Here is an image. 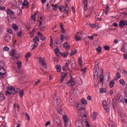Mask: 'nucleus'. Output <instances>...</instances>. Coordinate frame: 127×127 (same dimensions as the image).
<instances>
[{"mask_svg":"<svg viewBox=\"0 0 127 127\" xmlns=\"http://www.w3.org/2000/svg\"><path fill=\"white\" fill-rule=\"evenodd\" d=\"M115 86V80H112L110 82H109V87L111 88H114Z\"/></svg>","mask_w":127,"mask_h":127,"instance_id":"aec40b11","label":"nucleus"},{"mask_svg":"<svg viewBox=\"0 0 127 127\" xmlns=\"http://www.w3.org/2000/svg\"><path fill=\"white\" fill-rule=\"evenodd\" d=\"M0 10H5V7L0 6Z\"/></svg>","mask_w":127,"mask_h":127,"instance_id":"69168bd1","label":"nucleus"},{"mask_svg":"<svg viewBox=\"0 0 127 127\" xmlns=\"http://www.w3.org/2000/svg\"><path fill=\"white\" fill-rule=\"evenodd\" d=\"M30 56H31V53H28V54H26L25 56L26 59L29 58L30 57Z\"/></svg>","mask_w":127,"mask_h":127,"instance_id":"3c124183","label":"nucleus"},{"mask_svg":"<svg viewBox=\"0 0 127 127\" xmlns=\"http://www.w3.org/2000/svg\"><path fill=\"white\" fill-rule=\"evenodd\" d=\"M70 63L71 65V67H75V66H76V63H75V61H74V60H70Z\"/></svg>","mask_w":127,"mask_h":127,"instance_id":"cd10ccee","label":"nucleus"},{"mask_svg":"<svg viewBox=\"0 0 127 127\" xmlns=\"http://www.w3.org/2000/svg\"><path fill=\"white\" fill-rule=\"evenodd\" d=\"M105 8H106V10H105V14H108V12H109V9H110V6H109V5H107Z\"/></svg>","mask_w":127,"mask_h":127,"instance_id":"a18cd8bd","label":"nucleus"},{"mask_svg":"<svg viewBox=\"0 0 127 127\" xmlns=\"http://www.w3.org/2000/svg\"><path fill=\"white\" fill-rule=\"evenodd\" d=\"M68 54H69V52L67 51L64 53H63L62 54V56L64 57V58H66L67 56H68Z\"/></svg>","mask_w":127,"mask_h":127,"instance_id":"5701e85b","label":"nucleus"},{"mask_svg":"<svg viewBox=\"0 0 127 127\" xmlns=\"http://www.w3.org/2000/svg\"><path fill=\"white\" fill-rule=\"evenodd\" d=\"M39 26L41 30H44V27H45V26L43 25V24L42 23V22H43V20H42V17H40V20L39 21Z\"/></svg>","mask_w":127,"mask_h":127,"instance_id":"6e6552de","label":"nucleus"},{"mask_svg":"<svg viewBox=\"0 0 127 127\" xmlns=\"http://www.w3.org/2000/svg\"><path fill=\"white\" fill-rule=\"evenodd\" d=\"M6 12L7 14H8V15H13L14 14V11L8 9L6 10Z\"/></svg>","mask_w":127,"mask_h":127,"instance_id":"f8f14e48","label":"nucleus"},{"mask_svg":"<svg viewBox=\"0 0 127 127\" xmlns=\"http://www.w3.org/2000/svg\"><path fill=\"white\" fill-rule=\"evenodd\" d=\"M116 76L117 77L118 79H120V78H121V73L117 72L116 74Z\"/></svg>","mask_w":127,"mask_h":127,"instance_id":"052dcab7","label":"nucleus"},{"mask_svg":"<svg viewBox=\"0 0 127 127\" xmlns=\"http://www.w3.org/2000/svg\"><path fill=\"white\" fill-rule=\"evenodd\" d=\"M99 71L100 69L99 68V64H95L94 68H93V73H94V78H96V76L98 77V74H99Z\"/></svg>","mask_w":127,"mask_h":127,"instance_id":"f03ea898","label":"nucleus"},{"mask_svg":"<svg viewBox=\"0 0 127 127\" xmlns=\"http://www.w3.org/2000/svg\"><path fill=\"white\" fill-rule=\"evenodd\" d=\"M4 40L7 42H8V41H10V36L8 34H6L4 36Z\"/></svg>","mask_w":127,"mask_h":127,"instance_id":"dca6fc26","label":"nucleus"},{"mask_svg":"<svg viewBox=\"0 0 127 127\" xmlns=\"http://www.w3.org/2000/svg\"><path fill=\"white\" fill-rule=\"evenodd\" d=\"M69 60H67L66 61V63H65V68L66 69H67V70H68V71L71 72L72 73V72H73L71 69L69 68Z\"/></svg>","mask_w":127,"mask_h":127,"instance_id":"ddd939ff","label":"nucleus"},{"mask_svg":"<svg viewBox=\"0 0 127 127\" xmlns=\"http://www.w3.org/2000/svg\"><path fill=\"white\" fill-rule=\"evenodd\" d=\"M81 104H82V105H87V100H86V99H85V98H82L81 100Z\"/></svg>","mask_w":127,"mask_h":127,"instance_id":"473e14b6","label":"nucleus"},{"mask_svg":"<svg viewBox=\"0 0 127 127\" xmlns=\"http://www.w3.org/2000/svg\"><path fill=\"white\" fill-rule=\"evenodd\" d=\"M104 49L105 50H107V51H109L111 49V47L109 46H105L104 47Z\"/></svg>","mask_w":127,"mask_h":127,"instance_id":"603ef678","label":"nucleus"},{"mask_svg":"<svg viewBox=\"0 0 127 127\" xmlns=\"http://www.w3.org/2000/svg\"><path fill=\"white\" fill-rule=\"evenodd\" d=\"M33 42H35V43H37V42H39V38H37V37H35L33 40Z\"/></svg>","mask_w":127,"mask_h":127,"instance_id":"c03bdc74","label":"nucleus"},{"mask_svg":"<svg viewBox=\"0 0 127 127\" xmlns=\"http://www.w3.org/2000/svg\"><path fill=\"white\" fill-rule=\"evenodd\" d=\"M5 2V0H0V4H3Z\"/></svg>","mask_w":127,"mask_h":127,"instance_id":"338daca9","label":"nucleus"},{"mask_svg":"<svg viewBox=\"0 0 127 127\" xmlns=\"http://www.w3.org/2000/svg\"><path fill=\"white\" fill-rule=\"evenodd\" d=\"M40 39L41 40H42V41H45V40H46V37L43 36V34H41V36L40 37Z\"/></svg>","mask_w":127,"mask_h":127,"instance_id":"58836bf2","label":"nucleus"},{"mask_svg":"<svg viewBox=\"0 0 127 127\" xmlns=\"http://www.w3.org/2000/svg\"><path fill=\"white\" fill-rule=\"evenodd\" d=\"M83 3L84 5L88 4V0H83Z\"/></svg>","mask_w":127,"mask_h":127,"instance_id":"e2e57ef3","label":"nucleus"},{"mask_svg":"<svg viewBox=\"0 0 127 127\" xmlns=\"http://www.w3.org/2000/svg\"><path fill=\"white\" fill-rule=\"evenodd\" d=\"M67 74L66 73H62V76L61 79V83H63V81H64V79H65V77H66L67 76Z\"/></svg>","mask_w":127,"mask_h":127,"instance_id":"9b49d317","label":"nucleus"},{"mask_svg":"<svg viewBox=\"0 0 127 127\" xmlns=\"http://www.w3.org/2000/svg\"><path fill=\"white\" fill-rule=\"evenodd\" d=\"M66 84H68L69 87H73L75 84L74 82V78L72 76H70V79L67 82H66Z\"/></svg>","mask_w":127,"mask_h":127,"instance_id":"20e7f679","label":"nucleus"},{"mask_svg":"<svg viewBox=\"0 0 127 127\" xmlns=\"http://www.w3.org/2000/svg\"><path fill=\"white\" fill-rule=\"evenodd\" d=\"M4 94L5 96H10V95H12V93L11 92V91H5Z\"/></svg>","mask_w":127,"mask_h":127,"instance_id":"f704fd0d","label":"nucleus"},{"mask_svg":"<svg viewBox=\"0 0 127 127\" xmlns=\"http://www.w3.org/2000/svg\"><path fill=\"white\" fill-rule=\"evenodd\" d=\"M77 108L78 109V110H83V109H84L82 107V104H78L77 106Z\"/></svg>","mask_w":127,"mask_h":127,"instance_id":"de8ad7c7","label":"nucleus"},{"mask_svg":"<svg viewBox=\"0 0 127 127\" xmlns=\"http://www.w3.org/2000/svg\"><path fill=\"white\" fill-rule=\"evenodd\" d=\"M17 36L18 37H21V36H22V29H20L18 32L17 33Z\"/></svg>","mask_w":127,"mask_h":127,"instance_id":"b1692460","label":"nucleus"},{"mask_svg":"<svg viewBox=\"0 0 127 127\" xmlns=\"http://www.w3.org/2000/svg\"><path fill=\"white\" fill-rule=\"evenodd\" d=\"M120 16H122V15H124V16H125V17H127V13L126 12H121L120 13Z\"/></svg>","mask_w":127,"mask_h":127,"instance_id":"864d4df0","label":"nucleus"},{"mask_svg":"<svg viewBox=\"0 0 127 127\" xmlns=\"http://www.w3.org/2000/svg\"><path fill=\"white\" fill-rule=\"evenodd\" d=\"M25 118L26 119H27V121H30V117H29V115L27 113H25Z\"/></svg>","mask_w":127,"mask_h":127,"instance_id":"09e8293b","label":"nucleus"},{"mask_svg":"<svg viewBox=\"0 0 127 127\" xmlns=\"http://www.w3.org/2000/svg\"><path fill=\"white\" fill-rule=\"evenodd\" d=\"M90 10L91 11V14H92V12H95V9H94V7L93 6H91L90 8Z\"/></svg>","mask_w":127,"mask_h":127,"instance_id":"6e6d98bb","label":"nucleus"},{"mask_svg":"<svg viewBox=\"0 0 127 127\" xmlns=\"http://www.w3.org/2000/svg\"><path fill=\"white\" fill-rule=\"evenodd\" d=\"M107 89L106 88H100V93L101 94H103V93H106Z\"/></svg>","mask_w":127,"mask_h":127,"instance_id":"72a5a7b5","label":"nucleus"},{"mask_svg":"<svg viewBox=\"0 0 127 127\" xmlns=\"http://www.w3.org/2000/svg\"><path fill=\"white\" fill-rule=\"evenodd\" d=\"M96 51L97 53H101V52L102 51V47H98L97 48H96Z\"/></svg>","mask_w":127,"mask_h":127,"instance_id":"a19ab883","label":"nucleus"},{"mask_svg":"<svg viewBox=\"0 0 127 127\" xmlns=\"http://www.w3.org/2000/svg\"><path fill=\"white\" fill-rule=\"evenodd\" d=\"M114 101L116 102H119L121 103V102H123V97H122V95L120 94H118L114 98Z\"/></svg>","mask_w":127,"mask_h":127,"instance_id":"423d86ee","label":"nucleus"},{"mask_svg":"<svg viewBox=\"0 0 127 127\" xmlns=\"http://www.w3.org/2000/svg\"><path fill=\"white\" fill-rule=\"evenodd\" d=\"M10 55L11 56H15V55H16V53H15V51H14V50H12V51L10 53Z\"/></svg>","mask_w":127,"mask_h":127,"instance_id":"e433bc0d","label":"nucleus"},{"mask_svg":"<svg viewBox=\"0 0 127 127\" xmlns=\"http://www.w3.org/2000/svg\"><path fill=\"white\" fill-rule=\"evenodd\" d=\"M28 4V1H27V0H24L22 3L23 6H25Z\"/></svg>","mask_w":127,"mask_h":127,"instance_id":"79ce46f5","label":"nucleus"},{"mask_svg":"<svg viewBox=\"0 0 127 127\" xmlns=\"http://www.w3.org/2000/svg\"><path fill=\"white\" fill-rule=\"evenodd\" d=\"M77 54V50L74 49L73 50H72L70 53V55L71 56H73V55H75V54Z\"/></svg>","mask_w":127,"mask_h":127,"instance_id":"c756f323","label":"nucleus"},{"mask_svg":"<svg viewBox=\"0 0 127 127\" xmlns=\"http://www.w3.org/2000/svg\"><path fill=\"white\" fill-rule=\"evenodd\" d=\"M64 38L66 39V40L69 38V34L67 33H66L64 35H61V41H64Z\"/></svg>","mask_w":127,"mask_h":127,"instance_id":"0eeeda50","label":"nucleus"},{"mask_svg":"<svg viewBox=\"0 0 127 127\" xmlns=\"http://www.w3.org/2000/svg\"><path fill=\"white\" fill-rule=\"evenodd\" d=\"M24 90H23V89H22L21 90V91L19 92V97H20V98H23V96H24Z\"/></svg>","mask_w":127,"mask_h":127,"instance_id":"393cba45","label":"nucleus"},{"mask_svg":"<svg viewBox=\"0 0 127 127\" xmlns=\"http://www.w3.org/2000/svg\"><path fill=\"white\" fill-rule=\"evenodd\" d=\"M120 83L123 86H126V82H125V80L124 79H120Z\"/></svg>","mask_w":127,"mask_h":127,"instance_id":"37998d69","label":"nucleus"},{"mask_svg":"<svg viewBox=\"0 0 127 127\" xmlns=\"http://www.w3.org/2000/svg\"><path fill=\"white\" fill-rule=\"evenodd\" d=\"M99 77H100V82L101 83V85H104V82H103V78H104V75H103V74H100Z\"/></svg>","mask_w":127,"mask_h":127,"instance_id":"6ab92c4d","label":"nucleus"},{"mask_svg":"<svg viewBox=\"0 0 127 127\" xmlns=\"http://www.w3.org/2000/svg\"><path fill=\"white\" fill-rule=\"evenodd\" d=\"M103 106L105 110H110V107H111V100L108 99L107 101L103 102Z\"/></svg>","mask_w":127,"mask_h":127,"instance_id":"f257e3e1","label":"nucleus"},{"mask_svg":"<svg viewBox=\"0 0 127 127\" xmlns=\"http://www.w3.org/2000/svg\"><path fill=\"white\" fill-rule=\"evenodd\" d=\"M20 80H24L25 79V75L24 74H23L20 76Z\"/></svg>","mask_w":127,"mask_h":127,"instance_id":"13d9d810","label":"nucleus"},{"mask_svg":"<svg viewBox=\"0 0 127 127\" xmlns=\"http://www.w3.org/2000/svg\"><path fill=\"white\" fill-rule=\"evenodd\" d=\"M50 47H53V38L50 36Z\"/></svg>","mask_w":127,"mask_h":127,"instance_id":"4c0bfd02","label":"nucleus"},{"mask_svg":"<svg viewBox=\"0 0 127 127\" xmlns=\"http://www.w3.org/2000/svg\"><path fill=\"white\" fill-rule=\"evenodd\" d=\"M127 25V20H121L119 22V26L120 27H124V26H126Z\"/></svg>","mask_w":127,"mask_h":127,"instance_id":"1a4fd4ad","label":"nucleus"},{"mask_svg":"<svg viewBox=\"0 0 127 127\" xmlns=\"http://www.w3.org/2000/svg\"><path fill=\"white\" fill-rule=\"evenodd\" d=\"M13 88V87H12V86H7L6 87V90H8L9 91H11V90H12Z\"/></svg>","mask_w":127,"mask_h":127,"instance_id":"5fc2aeb1","label":"nucleus"},{"mask_svg":"<svg viewBox=\"0 0 127 127\" xmlns=\"http://www.w3.org/2000/svg\"><path fill=\"white\" fill-rule=\"evenodd\" d=\"M52 6H53V9H54V10H57L58 9V7H59V6L58 5V4H52Z\"/></svg>","mask_w":127,"mask_h":127,"instance_id":"bb28decb","label":"nucleus"},{"mask_svg":"<svg viewBox=\"0 0 127 127\" xmlns=\"http://www.w3.org/2000/svg\"><path fill=\"white\" fill-rule=\"evenodd\" d=\"M62 106V103H61V101H60V100H59L58 101H57V107L56 109H61V107Z\"/></svg>","mask_w":127,"mask_h":127,"instance_id":"4468645a","label":"nucleus"},{"mask_svg":"<svg viewBox=\"0 0 127 127\" xmlns=\"http://www.w3.org/2000/svg\"><path fill=\"white\" fill-rule=\"evenodd\" d=\"M39 61L41 63L42 66H43L45 69H47V64H46V61L44 58L40 57L39 58Z\"/></svg>","mask_w":127,"mask_h":127,"instance_id":"7ed1b4c3","label":"nucleus"},{"mask_svg":"<svg viewBox=\"0 0 127 127\" xmlns=\"http://www.w3.org/2000/svg\"><path fill=\"white\" fill-rule=\"evenodd\" d=\"M11 92L12 93V95H15V94L17 93V91H16V89H15L14 87H13V89H12V90H11Z\"/></svg>","mask_w":127,"mask_h":127,"instance_id":"2f4dec72","label":"nucleus"},{"mask_svg":"<svg viewBox=\"0 0 127 127\" xmlns=\"http://www.w3.org/2000/svg\"><path fill=\"white\" fill-rule=\"evenodd\" d=\"M3 49L4 51H9V48H8V47L5 46L4 47Z\"/></svg>","mask_w":127,"mask_h":127,"instance_id":"bf43d9fd","label":"nucleus"},{"mask_svg":"<svg viewBox=\"0 0 127 127\" xmlns=\"http://www.w3.org/2000/svg\"><path fill=\"white\" fill-rule=\"evenodd\" d=\"M63 8H64V11H66V13H67V14H68V13L70 12V9L69 8H68V4L67 3H65V6H63Z\"/></svg>","mask_w":127,"mask_h":127,"instance_id":"9d476101","label":"nucleus"},{"mask_svg":"<svg viewBox=\"0 0 127 127\" xmlns=\"http://www.w3.org/2000/svg\"><path fill=\"white\" fill-rule=\"evenodd\" d=\"M17 15L20 16L22 14V10L21 9H19L17 11Z\"/></svg>","mask_w":127,"mask_h":127,"instance_id":"ea45409f","label":"nucleus"},{"mask_svg":"<svg viewBox=\"0 0 127 127\" xmlns=\"http://www.w3.org/2000/svg\"><path fill=\"white\" fill-rule=\"evenodd\" d=\"M8 33H9V34H12V30L9 29L8 31H7Z\"/></svg>","mask_w":127,"mask_h":127,"instance_id":"774afa93","label":"nucleus"},{"mask_svg":"<svg viewBox=\"0 0 127 127\" xmlns=\"http://www.w3.org/2000/svg\"><path fill=\"white\" fill-rule=\"evenodd\" d=\"M78 63L79 64V67H80V68L82 67V66H83V65L82 64H83V62L82 61V58H78Z\"/></svg>","mask_w":127,"mask_h":127,"instance_id":"4be33fe9","label":"nucleus"},{"mask_svg":"<svg viewBox=\"0 0 127 127\" xmlns=\"http://www.w3.org/2000/svg\"><path fill=\"white\" fill-rule=\"evenodd\" d=\"M97 118V113L96 112H93L91 115V119L92 121H96Z\"/></svg>","mask_w":127,"mask_h":127,"instance_id":"f3484780","label":"nucleus"},{"mask_svg":"<svg viewBox=\"0 0 127 127\" xmlns=\"http://www.w3.org/2000/svg\"><path fill=\"white\" fill-rule=\"evenodd\" d=\"M63 120L64 123H68V122H69V120L68 119V117H67V116H64L63 117Z\"/></svg>","mask_w":127,"mask_h":127,"instance_id":"c9c22d12","label":"nucleus"},{"mask_svg":"<svg viewBox=\"0 0 127 127\" xmlns=\"http://www.w3.org/2000/svg\"><path fill=\"white\" fill-rule=\"evenodd\" d=\"M36 13H35L34 15H32L31 16L32 20H34V21H35L36 20V19H35V16H36Z\"/></svg>","mask_w":127,"mask_h":127,"instance_id":"49530a36","label":"nucleus"},{"mask_svg":"<svg viewBox=\"0 0 127 127\" xmlns=\"http://www.w3.org/2000/svg\"><path fill=\"white\" fill-rule=\"evenodd\" d=\"M121 51H122V52H126V47L125 46H123L122 48L121 49Z\"/></svg>","mask_w":127,"mask_h":127,"instance_id":"680f3d73","label":"nucleus"},{"mask_svg":"<svg viewBox=\"0 0 127 127\" xmlns=\"http://www.w3.org/2000/svg\"><path fill=\"white\" fill-rule=\"evenodd\" d=\"M12 26L14 29V30H15V31H18V26L17 25H16V24H13L12 25Z\"/></svg>","mask_w":127,"mask_h":127,"instance_id":"c85d7f7f","label":"nucleus"},{"mask_svg":"<svg viewBox=\"0 0 127 127\" xmlns=\"http://www.w3.org/2000/svg\"><path fill=\"white\" fill-rule=\"evenodd\" d=\"M5 75V70L3 67H0V79H4Z\"/></svg>","mask_w":127,"mask_h":127,"instance_id":"39448f33","label":"nucleus"},{"mask_svg":"<svg viewBox=\"0 0 127 127\" xmlns=\"http://www.w3.org/2000/svg\"><path fill=\"white\" fill-rule=\"evenodd\" d=\"M84 9L85 10H88V4L84 5Z\"/></svg>","mask_w":127,"mask_h":127,"instance_id":"0e129e2a","label":"nucleus"},{"mask_svg":"<svg viewBox=\"0 0 127 127\" xmlns=\"http://www.w3.org/2000/svg\"><path fill=\"white\" fill-rule=\"evenodd\" d=\"M53 98H54V100H55V101H58L59 100V99H58V98L56 95H55L54 96Z\"/></svg>","mask_w":127,"mask_h":127,"instance_id":"4d7b16f0","label":"nucleus"},{"mask_svg":"<svg viewBox=\"0 0 127 127\" xmlns=\"http://www.w3.org/2000/svg\"><path fill=\"white\" fill-rule=\"evenodd\" d=\"M16 64H17V67L18 69H20L22 66V63H21V61H18L16 63Z\"/></svg>","mask_w":127,"mask_h":127,"instance_id":"a211bd4d","label":"nucleus"},{"mask_svg":"<svg viewBox=\"0 0 127 127\" xmlns=\"http://www.w3.org/2000/svg\"><path fill=\"white\" fill-rule=\"evenodd\" d=\"M75 39L76 41H80V40H82V38H81V37H80V36H78V35H76L75 34Z\"/></svg>","mask_w":127,"mask_h":127,"instance_id":"a878e982","label":"nucleus"},{"mask_svg":"<svg viewBox=\"0 0 127 127\" xmlns=\"http://www.w3.org/2000/svg\"><path fill=\"white\" fill-rule=\"evenodd\" d=\"M64 48H65L66 50H69L70 49V46L68 45V42H65L63 45Z\"/></svg>","mask_w":127,"mask_h":127,"instance_id":"2eb2a0df","label":"nucleus"},{"mask_svg":"<svg viewBox=\"0 0 127 127\" xmlns=\"http://www.w3.org/2000/svg\"><path fill=\"white\" fill-rule=\"evenodd\" d=\"M4 100H5V96L3 94L0 93V103H1L2 101H4Z\"/></svg>","mask_w":127,"mask_h":127,"instance_id":"412c9836","label":"nucleus"},{"mask_svg":"<svg viewBox=\"0 0 127 127\" xmlns=\"http://www.w3.org/2000/svg\"><path fill=\"white\" fill-rule=\"evenodd\" d=\"M56 68L57 69V72H61V65H57L56 66Z\"/></svg>","mask_w":127,"mask_h":127,"instance_id":"7c9ffc66","label":"nucleus"},{"mask_svg":"<svg viewBox=\"0 0 127 127\" xmlns=\"http://www.w3.org/2000/svg\"><path fill=\"white\" fill-rule=\"evenodd\" d=\"M57 110L59 114H60V115H62V114H63V111H62V110H61L60 108H58Z\"/></svg>","mask_w":127,"mask_h":127,"instance_id":"8fccbe9b","label":"nucleus"}]
</instances>
